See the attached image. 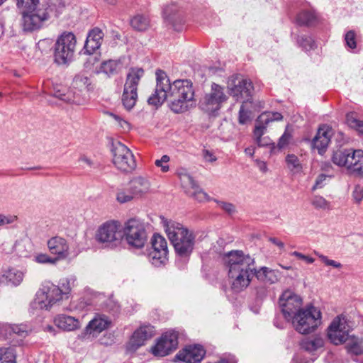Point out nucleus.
<instances>
[{
  "label": "nucleus",
  "instance_id": "obj_1",
  "mask_svg": "<svg viewBox=\"0 0 363 363\" xmlns=\"http://www.w3.org/2000/svg\"><path fill=\"white\" fill-rule=\"evenodd\" d=\"M156 88L155 93L147 100L149 104L161 105L169 98L171 110L180 113L189 108V103L194 100L193 84L188 79H177L170 82L167 74L161 70L156 71Z\"/></svg>",
  "mask_w": 363,
  "mask_h": 363
},
{
  "label": "nucleus",
  "instance_id": "obj_2",
  "mask_svg": "<svg viewBox=\"0 0 363 363\" xmlns=\"http://www.w3.org/2000/svg\"><path fill=\"white\" fill-rule=\"evenodd\" d=\"M224 263L228 269V278L231 289L236 293L245 290L254 275L255 259L241 250H232L225 254Z\"/></svg>",
  "mask_w": 363,
  "mask_h": 363
},
{
  "label": "nucleus",
  "instance_id": "obj_3",
  "mask_svg": "<svg viewBox=\"0 0 363 363\" xmlns=\"http://www.w3.org/2000/svg\"><path fill=\"white\" fill-rule=\"evenodd\" d=\"M164 227L177 255L181 258L189 257L195 244L193 233L184 228L182 224L173 220L165 221Z\"/></svg>",
  "mask_w": 363,
  "mask_h": 363
},
{
  "label": "nucleus",
  "instance_id": "obj_4",
  "mask_svg": "<svg viewBox=\"0 0 363 363\" xmlns=\"http://www.w3.org/2000/svg\"><path fill=\"white\" fill-rule=\"evenodd\" d=\"M17 6L21 14V26L26 32L40 28L48 20L47 9L40 7V0H17Z\"/></svg>",
  "mask_w": 363,
  "mask_h": 363
},
{
  "label": "nucleus",
  "instance_id": "obj_5",
  "mask_svg": "<svg viewBox=\"0 0 363 363\" xmlns=\"http://www.w3.org/2000/svg\"><path fill=\"white\" fill-rule=\"evenodd\" d=\"M77 39L72 32H63L56 40L54 46V61L59 65H69L74 57Z\"/></svg>",
  "mask_w": 363,
  "mask_h": 363
},
{
  "label": "nucleus",
  "instance_id": "obj_6",
  "mask_svg": "<svg viewBox=\"0 0 363 363\" xmlns=\"http://www.w3.org/2000/svg\"><path fill=\"white\" fill-rule=\"evenodd\" d=\"M62 299L57 286L50 281H45L37 291L35 299L30 303L29 311L35 314L40 311L48 310Z\"/></svg>",
  "mask_w": 363,
  "mask_h": 363
},
{
  "label": "nucleus",
  "instance_id": "obj_7",
  "mask_svg": "<svg viewBox=\"0 0 363 363\" xmlns=\"http://www.w3.org/2000/svg\"><path fill=\"white\" fill-rule=\"evenodd\" d=\"M292 323L301 334L313 333L321 324V313L313 306H308L294 315Z\"/></svg>",
  "mask_w": 363,
  "mask_h": 363
},
{
  "label": "nucleus",
  "instance_id": "obj_8",
  "mask_svg": "<svg viewBox=\"0 0 363 363\" xmlns=\"http://www.w3.org/2000/svg\"><path fill=\"white\" fill-rule=\"evenodd\" d=\"M123 236L129 246L136 249L143 247L147 240L145 223L138 218L128 220L123 227Z\"/></svg>",
  "mask_w": 363,
  "mask_h": 363
},
{
  "label": "nucleus",
  "instance_id": "obj_9",
  "mask_svg": "<svg viewBox=\"0 0 363 363\" xmlns=\"http://www.w3.org/2000/svg\"><path fill=\"white\" fill-rule=\"evenodd\" d=\"M143 75V69L138 67L130 68L127 74L122 101L124 106L128 110L135 105L138 99V86Z\"/></svg>",
  "mask_w": 363,
  "mask_h": 363
},
{
  "label": "nucleus",
  "instance_id": "obj_10",
  "mask_svg": "<svg viewBox=\"0 0 363 363\" xmlns=\"http://www.w3.org/2000/svg\"><path fill=\"white\" fill-rule=\"evenodd\" d=\"M229 94L237 101L245 103L252 98L253 85L252 82L240 74L233 75L228 81Z\"/></svg>",
  "mask_w": 363,
  "mask_h": 363
},
{
  "label": "nucleus",
  "instance_id": "obj_11",
  "mask_svg": "<svg viewBox=\"0 0 363 363\" xmlns=\"http://www.w3.org/2000/svg\"><path fill=\"white\" fill-rule=\"evenodd\" d=\"M98 242L106 247L117 245L123 238V228L121 223L116 220H108L99 226L96 233Z\"/></svg>",
  "mask_w": 363,
  "mask_h": 363
},
{
  "label": "nucleus",
  "instance_id": "obj_12",
  "mask_svg": "<svg viewBox=\"0 0 363 363\" xmlns=\"http://www.w3.org/2000/svg\"><path fill=\"white\" fill-rule=\"evenodd\" d=\"M228 99L223 88L216 84H211V91L206 93L199 101V107L208 114L217 112L221 108L222 104Z\"/></svg>",
  "mask_w": 363,
  "mask_h": 363
},
{
  "label": "nucleus",
  "instance_id": "obj_13",
  "mask_svg": "<svg viewBox=\"0 0 363 363\" xmlns=\"http://www.w3.org/2000/svg\"><path fill=\"white\" fill-rule=\"evenodd\" d=\"M113 162L123 172H129L135 169L136 162L132 152L123 144L116 142L112 144Z\"/></svg>",
  "mask_w": 363,
  "mask_h": 363
},
{
  "label": "nucleus",
  "instance_id": "obj_14",
  "mask_svg": "<svg viewBox=\"0 0 363 363\" xmlns=\"http://www.w3.org/2000/svg\"><path fill=\"white\" fill-rule=\"evenodd\" d=\"M352 331V328L347 319L343 316H337L328 328V337L331 343L342 345Z\"/></svg>",
  "mask_w": 363,
  "mask_h": 363
},
{
  "label": "nucleus",
  "instance_id": "obj_15",
  "mask_svg": "<svg viewBox=\"0 0 363 363\" xmlns=\"http://www.w3.org/2000/svg\"><path fill=\"white\" fill-rule=\"evenodd\" d=\"M279 303L281 312L287 320H293L294 315L304 309L301 308V298L290 290H286L281 294Z\"/></svg>",
  "mask_w": 363,
  "mask_h": 363
},
{
  "label": "nucleus",
  "instance_id": "obj_16",
  "mask_svg": "<svg viewBox=\"0 0 363 363\" xmlns=\"http://www.w3.org/2000/svg\"><path fill=\"white\" fill-rule=\"evenodd\" d=\"M178 336L175 332L165 333L152 348L155 356L164 357L174 350L178 345Z\"/></svg>",
  "mask_w": 363,
  "mask_h": 363
},
{
  "label": "nucleus",
  "instance_id": "obj_17",
  "mask_svg": "<svg viewBox=\"0 0 363 363\" xmlns=\"http://www.w3.org/2000/svg\"><path fill=\"white\" fill-rule=\"evenodd\" d=\"M155 334L154 328L150 325H144L137 329L132 335L126 345L128 352H135L139 347L144 345L145 342Z\"/></svg>",
  "mask_w": 363,
  "mask_h": 363
},
{
  "label": "nucleus",
  "instance_id": "obj_18",
  "mask_svg": "<svg viewBox=\"0 0 363 363\" xmlns=\"http://www.w3.org/2000/svg\"><path fill=\"white\" fill-rule=\"evenodd\" d=\"M49 252L55 256L57 261L65 260L70 255L69 245L67 240L60 236H54L47 242Z\"/></svg>",
  "mask_w": 363,
  "mask_h": 363
},
{
  "label": "nucleus",
  "instance_id": "obj_19",
  "mask_svg": "<svg viewBox=\"0 0 363 363\" xmlns=\"http://www.w3.org/2000/svg\"><path fill=\"white\" fill-rule=\"evenodd\" d=\"M206 351L201 345H189L175 356V358L186 363H196L204 357Z\"/></svg>",
  "mask_w": 363,
  "mask_h": 363
},
{
  "label": "nucleus",
  "instance_id": "obj_20",
  "mask_svg": "<svg viewBox=\"0 0 363 363\" xmlns=\"http://www.w3.org/2000/svg\"><path fill=\"white\" fill-rule=\"evenodd\" d=\"M333 135V130L328 125H322L313 139L312 145L317 149L320 155H323Z\"/></svg>",
  "mask_w": 363,
  "mask_h": 363
},
{
  "label": "nucleus",
  "instance_id": "obj_21",
  "mask_svg": "<svg viewBox=\"0 0 363 363\" xmlns=\"http://www.w3.org/2000/svg\"><path fill=\"white\" fill-rule=\"evenodd\" d=\"M128 185L133 191L137 199H140L146 196L151 191L150 181L144 177L138 176L133 177L128 183Z\"/></svg>",
  "mask_w": 363,
  "mask_h": 363
},
{
  "label": "nucleus",
  "instance_id": "obj_22",
  "mask_svg": "<svg viewBox=\"0 0 363 363\" xmlns=\"http://www.w3.org/2000/svg\"><path fill=\"white\" fill-rule=\"evenodd\" d=\"M347 169L355 176H363V150L352 149Z\"/></svg>",
  "mask_w": 363,
  "mask_h": 363
},
{
  "label": "nucleus",
  "instance_id": "obj_23",
  "mask_svg": "<svg viewBox=\"0 0 363 363\" xmlns=\"http://www.w3.org/2000/svg\"><path fill=\"white\" fill-rule=\"evenodd\" d=\"M183 179L184 182H186L189 186L186 190V194L189 196L199 202L208 200V195L198 186L196 182L190 175H184Z\"/></svg>",
  "mask_w": 363,
  "mask_h": 363
},
{
  "label": "nucleus",
  "instance_id": "obj_24",
  "mask_svg": "<svg viewBox=\"0 0 363 363\" xmlns=\"http://www.w3.org/2000/svg\"><path fill=\"white\" fill-rule=\"evenodd\" d=\"M54 323L57 328L66 331H72L80 328V322L78 319L65 314L57 315Z\"/></svg>",
  "mask_w": 363,
  "mask_h": 363
},
{
  "label": "nucleus",
  "instance_id": "obj_25",
  "mask_svg": "<svg viewBox=\"0 0 363 363\" xmlns=\"http://www.w3.org/2000/svg\"><path fill=\"white\" fill-rule=\"evenodd\" d=\"M254 275L259 281L264 284H272L278 281L279 272L267 267H262L258 270L255 268Z\"/></svg>",
  "mask_w": 363,
  "mask_h": 363
},
{
  "label": "nucleus",
  "instance_id": "obj_26",
  "mask_svg": "<svg viewBox=\"0 0 363 363\" xmlns=\"http://www.w3.org/2000/svg\"><path fill=\"white\" fill-rule=\"evenodd\" d=\"M349 353L354 355L363 354V338L360 336L349 334L344 342Z\"/></svg>",
  "mask_w": 363,
  "mask_h": 363
},
{
  "label": "nucleus",
  "instance_id": "obj_27",
  "mask_svg": "<svg viewBox=\"0 0 363 363\" xmlns=\"http://www.w3.org/2000/svg\"><path fill=\"white\" fill-rule=\"evenodd\" d=\"M110 324V321L105 315L96 316L91 320L86 328L88 333H99L106 330Z\"/></svg>",
  "mask_w": 363,
  "mask_h": 363
},
{
  "label": "nucleus",
  "instance_id": "obj_28",
  "mask_svg": "<svg viewBox=\"0 0 363 363\" xmlns=\"http://www.w3.org/2000/svg\"><path fill=\"white\" fill-rule=\"evenodd\" d=\"M323 345L324 340L320 335L304 338L301 342V347L310 352L317 351L318 349L323 347Z\"/></svg>",
  "mask_w": 363,
  "mask_h": 363
},
{
  "label": "nucleus",
  "instance_id": "obj_29",
  "mask_svg": "<svg viewBox=\"0 0 363 363\" xmlns=\"http://www.w3.org/2000/svg\"><path fill=\"white\" fill-rule=\"evenodd\" d=\"M168 251L151 250L148 253V259L152 265L157 267L164 265L168 260Z\"/></svg>",
  "mask_w": 363,
  "mask_h": 363
},
{
  "label": "nucleus",
  "instance_id": "obj_30",
  "mask_svg": "<svg viewBox=\"0 0 363 363\" xmlns=\"http://www.w3.org/2000/svg\"><path fill=\"white\" fill-rule=\"evenodd\" d=\"M317 22V16L312 11H302L296 17V23L299 26H311Z\"/></svg>",
  "mask_w": 363,
  "mask_h": 363
},
{
  "label": "nucleus",
  "instance_id": "obj_31",
  "mask_svg": "<svg viewBox=\"0 0 363 363\" xmlns=\"http://www.w3.org/2000/svg\"><path fill=\"white\" fill-rule=\"evenodd\" d=\"M352 149H347V150H337V151L334 152L332 160L334 164H337V166H344L347 167V165L348 164V160L351 154Z\"/></svg>",
  "mask_w": 363,
  "mask_h": 363
},
{
  "label": "nucleus",
  "instance_id": "obj_32",
  "mask_svg": "<svg viewBox=\"0 0 363 363\" xmlns=\"http://www.w3.org/2000/svg\"><path fill=\"white\" fill-rule=\"evenodd\" d=\"M180 9L176 4L167 5L163 9V17L169 23H174V21L180 16Z\"/></svg>",
  "mask_w": 363,
  "mask_h": 363
},
{
  "label": "nucleus",
  "instance_id": "obj_33",
  "mask_svg": "<svg viewBox=\"0 0 363 363\" xmlns=\"http://www.w3.org/2000/svg\"><path fill=\"white\" fill-rule=\"evenodd\" d=\"M130 25L136 30L144 31L149 28L150 20L145 15L137 14L131 19Z\"/></svg>",
  "mask_w": 363,
  "mask_h": 363
},
{
  "label": "nucleus",
  "instance_id": "obj_34",
  "mask_svg": "<svg viewBox=\"0 0 363 363\" xmlns=\"http://www.w3.org/2000/svg\"><path fill=\"white\" fill-rule=\"evenodd\" d=\"M16 353L13 347H0V363H16Z\"/></svg>",
  "mask_w": 363,
  "mask_h": 363
},
{
  "label": "nucleus",
  "instance_id": "obj_35",
  "mask_svg": "<svg viewBox=\"0 0 363 363\" xmlns=\"http://www.w3.org/2000/svg\"><path fill=\"white\" fill-rule=\"evenodd\" d=\"M3 277L14 286L19 285L23 279V272L16 269H10L6 271Z\"/></svg>",
  "mask_w": 363,
  "mask_h": 363
},
{
  "label": "nucleus",
  "instance_id": "obj_36",
  "mask_svg": "<svg viewBox=\"0 0 363 363\" xmlns=\"http://www.w3.org/2000/svg\"><path fill=\"white\" fill-rule=\"evenodd\" d=\"M266 130V126L264 125H256L254 130V137L257 145L259 147H266L270 145L271 140L269 138L265 137L262 138V135L264 133Z\"/></svg>",
  "mask_w": 363,
  "mask_h": 363
},
{
  "label": "nucleus",
  "instance_id": "obj_37",
  "mask_svg": "<svg viewBox=\"0 0 363 363\" xmlns=\"http://www.w3.org/2000/svg\"><path fill=\"white\" fill-rule=\"evenodd\" d=\"M282 118V115L279 112H264L258 117L257 122L259 123V125L266 126L270 122L279 121Z\"/></svg>",
  "mask_w": 363,
  "mask_h": 363
},
{
  "label": "nucleus",
  "instance_id": "obj_38",
  "mask_svg": "<svg viewBox=\"0 0 363 363\" xmlns=\"http://www.w3.org/2000/svg\"><path fill=\"white\" fill-rule=\"evenodd\" d=\"M72 85L74 89L82 91L89 88L91 80L86 76L79 74L74 77Z\"/></svg>",
  "mask_w": 363,
  "mask_h": 363
},
{
  "label": "nucleus",
  "instance_id": "obj_39",
  "mask_svg": "<svg viewBox=\"0 0 363 363\" xmlns=\"http://www.w3.org/2000/svg\"><path fill=\"white\" fill-rule=\"evenodd\" d=\"M137 199L136 196L133 194V191L128 185L127 188L119 189L117 192L116 200L120 203H125Z\"/></svg>",
  "mask_w": 363,
  "mask_h": 363
},
{
  "label": "nucleus",
  "instance_id": "obj_40",
  "mask_svg": "<svg viewBox=\"0 0 363 363\" xmlns=\"http://www.w3.org/2000/svg\"><path fill=\"white\" fill-rule=\"evenodd\" d=\"M74 278H63L60 279L57 287L58 289H60V296L62 297V298H63L65 296H67L70 293L72 286L74 285Z\"/></svg>",
  "mask_w": 363,
  "mask_h": 363
},
{
  "label": "nucleus",
  "instance_id": "obj_41",
  "mask_svg": "<svg viewBox=\"0 0 363 363\" xmlns=\"http://www.w3.org/2000/svg\"><path fill=\"white\" fill-rule=\"evenodd\" d=\"M152 249L159 250L160 251H168L167 242L164 237L160 235L155 234L151 240Z\"/></svg>",
  "mask_w": 363,
  "mask_h": 363
},
{
  "label": "nucleus",
  "instance_id": "obj_42",
  "mask_svg": "<svg viewBox=\"0 0 363 363\" xmlns=\"http://www.w3.org/2000/svg\"><path fill=\"white\" fill-rule=\"evenodd\" d=\"M118 65L116 61L110 60L104 62L101 65L100 69L101 72L107 75H111L117 72Z\"/></svg>",
  "mask_w": 363,
  "mask_h": 363
},
{
  "label": "nucleus",
  "instance_id": "obj_43",
  "mask_svg": "<svg viewBox=\"0 0 363 363\" xmlns=\"http://www.w3.org/2000/svg\"><path fill=\"white\" fill-rule=\"evenodd\" d=\"M347 123L348 125L356 130L359 133L363 135V121L356 118L353 114L347 115Z\"/></svg>",
  "mask_w": 363,
  "mask_h": 363
},
{
  "label": "nucleus",
  "instance_id": "obj_44",
  "mask_svg": "<svg viewBox=\"0 0 363 363\" xmlns=\"http://www.w3.org/2000/svg\"><path fill=\"white\" fill-rule=\"evenodd\" d=\"M298 45L305 50H310L315 48V42L313 38L308 35H301L297 39Z\"/></svg>",
  "mask_w": 363,
  "mask_h": 363
},
{
  "label": "nucleus",
  "instance_id": "obj_45",
  "mask_svg": "<svg viewBox=\"0 0 363 363\" xmlns=\"http://www.w3.org/2000/svg\"><path fill=\"white\" fill-rule=\"evenodd\" d=\"M286 162L288 167L295 172H298L301 169V165L299 163L298 157L295 155H288L286 157Z\"/></svg>",
  "mask_w": 363,
  "mask_h": 363
},
{
  "label": "nucleus",
  "instance_id": "obj_46",
  "mask_svg": "<svg viewBox=\"0 0 363 363\" xmlns=\"http://www.w3.org/2000/svg\"><path fill=\"white\" fill-rule=\"evenodd\" d=\"M34 260L40 264H50L55 265L57 263V259L52 257L48 254L40 253L35 256Z\"/></svg>",
  "mask_w": 363,
  "mask_h": 363
},
{
  "label": "nucleus",
  "instance_id": "obj_47",
  "mask_svg": "<svg viewBox=\"0 0 363 363\" xmlns=\"http://www.w3.org/2000/svg\"><path fill=\"white\" fill-rule=\"evenodd\" d=\"M311 203L317 209L326 210L330 208V203L320 196H315Z\"/></svg>",
  "mask_w": 363,
  "mask_h": 363
},
{
  "label": "nucleus",
  "instance_id": "obj_48",
  "mask_svg": "<svg viewBox=\"0 0 363 363\" xmlns=\"http://www.w3.org/2000/svg\"><path fill=\"white\" fill-rule=\"evenodd\" d=\"M11 335L16 334L21 337H25L28 333L29 328L26 325L20 324V325H11Z\"/></svg>",
  "mask_w": 363,
  "mask_h": 363
},
{
  "label": "nucleus",
  "instance_id": "obj_49",
  "mask_svg": "<svg viewBox=\"0 0 363 363\" xmlns=\"http://www.w3.org/2000/svg\"><path fill=\"white\" fill-rule=\"evenodd\" d=\"M87 38L96 43L97 42L98 44L101 45V42L104 38V33L100 28H94L89 33Z\"/></svg>",
  "mask_w": 363,
  "mask_h": 363
},
{
  "label": "nucleus",
  "instance_id": "obj_50",
  "mask_svg": "<svg viewBox=\"0 0 363 363\" xmlns=\"http://www.w3.org/2000/svg\"><path fill=\"white\" fill-rule=\"evenodd\" d=\"M170 158L168 155H163L160 160H156L155 162V164L161 168L162 172H167L169 169V167L167 164Z\"/></svg>",
  "mask_w": 363,
  "mask_h": 363
},
{
  "label": "nucleus",
  "instance_id": "obj_51",
  "mask_svg": "<svg viewBox=\"0 0 363 363\" xmlns=\"http://www.w3.org/2000/svg\"><path fill=\"white\" fill-rule=\"evenodd\" d=\"M352 197L355 203H360L363 200V185L357 184L352 191Z\"/></svg>",
  "mask_w": 363,
  "mask_h": 363
},
{
  "label": "nucleus",
  "instance_id": "obj_52",
  "mask_svg": "<svg viewBox=\"0 0 363 363\" xmlns=\"http://www.w3.org/2000/svg\"><path fill=\"white\" fill-rule=\"evenodd\" d=\"M101 45L98 44V43L94 42L92 40L86 38V40L85 42L84 45V50L85 52L88 54L91 55L93 53L95 50L99 49L100 48Z\"/></svg>",
  "mask_w": 363,
  "mask_h": 363
},
{
  "label": "nucleus",
  "instance_id": "obj_53",
  "mask_svg": "<svg viewBox=\"0 0 363 363\" xmlns=\"http://www.w3.org/2000/svg\"><path fill=\"white\" fill-rule=\"evenodd\" d=\"M250 111L245 109L244 103L240 106L239 111V123L241 124L246 123L250 118Z\"/></svg>",
  "mask_w": 363,
  "mask_h": 363
},
{
  "label": "nucleus",
  "instance_id": "obj_54",
  "mask_svg": "<svg viewBox=\"0 0 363 363\" xmlns=\"http://www.w3.org/2000/svg\"><path fill=\"white\" fill-rule=\"evenodd\" d=\"M11 325L0 323V339H6L11 336Z\"/></svg>",
  "mask_w": 363,
  "mask_h": 363
},
{
  "label": "nucleus",
  "instance_id": "obj_55",
  "mask_svg": "<svg viewBox=\"0 0 363 363\" xmlns=\"http://www.w3.org/2000/svg\"><path fill=\"white\" fill-rule=\"evenodd\" d=\"M217 204L222 210L230 215L233 214L236 211L235 206L231 203L225 201H217Z\"/></svg>",
  "mask_w": 363,
  "mask_h": 363
},
{
  "label": "nucleus",
  "instance_id": "obj_56",
  "mask_svg": "<svg viewBox=\"0 0 363 363\" xmlns=\"http://www.w3.org/2000/svg\"><path fill=\"white\" fill-rule=\"evenodd\" d=\"M291 139V135L289 132L285 131L279 140V142L277 144L278 147L279 149H283V148L286 147L289 145Z\"/></svg>",
  "mask_w": 363,
  "mask_h": 363
},
{
  "label": "nucleus",
  "instance_id": "obj_57",
  "mask_svg": "<svg viewBox=\"0 0 363 363\" xmlns=\"http://www.w3.org/2000/svg\"><path fill=\"white\" fill-rule=\"evenodd\" d=\"M55 96L67 103L75 102L74 94L71 92L62 94L60 91H57L55 94Z\"/></svg>",
  "mask_w": 363,
  "mask_h": 363
},
{
  "label": "nucleus",
  "instance_id": "obj_58",
  "mask_svg": "<svg viewBox=\"0 0 363 363\" xmlns=\"http://www.w3.org/2000/svg\"><path fill=\"white\" fill-rule=\"evenodd\" d=\"M345 38L346 44L350 48L354 49L356 48L357 44L355 40V33L354 31H348L346 33Z\"/></svg>",
  "mask_w": 363,
  "mask_h": 363
},
{
  "label": "nucleus",
  "instance_id": "obj_59",
  "mask_svg": "<svg viewBox=\"0 0 363 363\" xmlns=\"http://www.w3.org/2000/svg\"><path fill=\"white\" fill-rule=\"evenodd\" d=\"M320 259L328 266H332L335 268H340L342 267L341 263L337 262L335 260L328 259L326 256L323 255L317 254Z\"/></svg>",
  "mask_w": 363,
  "mask_h": 363
},
{
  "label": "nucleus",
  "instance_id": "obj_60",
  "mask_svg": "<svg viewBox=\"0 0 363 363\" xmlns=\"http://www.w3.org/2000/svg\"><path fill=\"white\" fill-rule=\"evenodd\" d=\"M16 220V216L0 214V227L11 224Z\"/></svg>",
  "mask_w": 363,
  "mask_h": 363
},
{
  "label": "nucleus",
  "instance_id": "obj_61",
  "mask_svg": "<svg viewBox=\"0 0 363 363\" xmlns=\"http://www.w3.org/2000/svg\"><path fill=\"white\" fill-rule=\"evenodd\" d=\"M328 178V177L325 174H320L315 179V185L313 187V189H315L318 188H322L325 184V180Z\"/></svg>",
  "mask_w": 363,
  "mask_h": 363
},
{
  "label": "nucleus",
  "instance_id": "obj_62",
  "mask_svg": "<svg viewBox=\"0 0 363 363\" xmlns=\"http://www.w3.org/2000/svg\"><path fill=\"white\" fill-rule=\"evenodd\" d=\"M79 164L84 168L92 167L94 166L93 161L90 158H89L84 155L82 156L79 159Z\"/></svg>",
  "mask_w": 363,
  "mask_h": 363
},
{
  "label": "nucleus",
  "instance_id": "obj_63",
  "mask_svg": "<svg viewBox=\"0 0 363 363\" xmlns=\"http://www.w3.org/2000/svg\"><path fill=\"white\" fill-rule=\"evenodd\" d=\"M111 116L114 118L116 121L118 122L119 125L124 130H128L130 128V123L125 121V120L122 119L120 116L111 114Z\"/></svg>",
  "mask_w": 363,
  "mask_h": 363
},
{
  "label": "nucleus",
  "instance_id": "obj_64",
  "mask_svg": "<svg viewBox=\"0 0 363 363\" xmlns=\"http://www.w3.org/2000/svg\"><path fill=\"white\" fill-rule=\"evenodd\" d=\"M291 255L293 256H295L296 257H298V259H303L306 262L308 263V264H311L314 262V259L309 257V256H307V255H305L301 252H298L297 251H294L291 253Z\"/></svg>",
  "mask_w": 363,
  "mask_h": 363
}]
</instances>
